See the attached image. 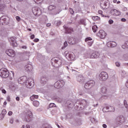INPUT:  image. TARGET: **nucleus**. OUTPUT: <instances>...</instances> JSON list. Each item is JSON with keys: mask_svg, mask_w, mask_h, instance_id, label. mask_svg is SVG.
Segmentation results:
<instances>
[{"mask_svg": "<svg viewBox=\"0 0 128 128\" xmlns=\"http://www.w3.org/2000/svg\"><path fill=\"white\" fill-rule=\"evenodd\" d=\"M18 82L20 84H25L26 86L28 88H32L34 86V80L32 79H28L26 76H23L18 79Z\"/></svg>", "mask_w": 128, "mask_h": 128, "instance_id": "obj_1", "label": "nucleus"}, {"mask_svg": "<svg viewBox=\"0 0 128 128\" xmlns=\"http://www.w3.org/2000/svg\"><path fill=\"white\" fill-rule=\"evenodd\" d=\"M51 62L52 66L54 68H60L62 64V60L60 58L56 57L52 59Z\"/></svg>", "mask_w": 128, "mask_h": 128, "instance_id": "obj_2", "label": "nucleus"}, {"mask_svg": "<svg viewBox=\"0 0 128 128\" xmlns=\"http://www.w3.org/2000/svg\"><path fill=\"white\" fill-rule=\"evenodd\" d=\"M8 76H10V72L8 69L6 68H2L0 70V76H1L2 78H8Z\"/></svg>", "mask_w": 128, "mask_h": 128, "instance_id": "obj_3", "label": "nucleus"}, {"mask_svg": "<svg viewBox=\"0 0 128 128\" xmlns=\"http://www.w3.org/2000/svg\"><path fill=\"white\" fill-rule=\"evenodd\" d=\"M100 6L103 10H106L110 8V1L108 0H102L100 2Z\"/></svg>", "mask_w": 128, "mask_h": 128, "instance_id": "obj_4", "label": "nucleus"}, {"mask_svg": "<svg viewBox=\"0 0 128 128\" xmlns=\"http://www.w3.org/2000/svg\"><path fill=\"white\" fill-rule=\"evenodd\" d=\"M32 113L30 111H28L23 120L26 122H30L32 120Z\"/></svg>", "mask_w": 128, "mask_h": 128, "instance_id": "obj_5", "label": "nucleus"}, {"mask_svg": "<svg viewBox=\"0 0 128 128\" xmlns=\"http://www.w3.org/2000/svg\"><path fill=\"white\" fill-rule=\"evenodd\" d=\"M48 8L49 10H53L54 12H57V14H60L62 12V8L56 7L55 5H50Z\"/></svg>", "mask_w": 128, "mask_h": 128, "instance_id": "obj_6", "label": "nucleus"}, {"mask_svg": "<svg viewBox=\"0 0 128 128\" xmlns=\"http://www.w3.org/2000/svg\"><path fill=\"white\" fill-rule=\"evenodd\" d=\"M66 54V56L68 60H74V58H76V56L74 52H69L68 51H66L64 52Z\"/></svg>", "mask_w": 128, "mask_h": 128, "instance_id": "obj_7", "label": "nucleus"}, {"mask_svg": "<svg viewBox=\"0 0 128 128\" xmlns=\"http://www.w3.org/2000/svg\"><path fill=\"white\" fill-rule=\"evenodd\" d=\"M98 78L100 80H106L108 78V75L106 72H102L99 74Z\"/></svg>", "mask_w": 128, "mask_h": 128, "instance_id": "obj_8", "label": "nucleus"}, {"mask_svg": "<svg viewBox=\"0 0 128 128\" xmlns=\"http://www.w3.org/2000/svg\"><path fill=\"white\" fill-rule=\"evenodd\" d=\"M10 18L8 16H2L0 18V24L3 26H6L8 24Z\"/></svg>", "mask_w": 128, "mask_h": 128, "instance_id": "obj_9", "label": "nucleus"}, {"mask_svg": "<svg viewBox=\"0 0 128 128\" xmlns=\"http://www.w3.org/2000/svg\"><path fill=\"white\" fill-rule=\"evenodd\" d=\"M64 86V81L62 80H59L56 82L54 84V86L56 88H60Z\"/></svg>", "mask_w": 128, "mask_h": 128, "instance_id": "obj_10", "label": "nucleus"}, {"mask_svg": "<svg viewBox=\"0 0 128 128\" xmlns=\"http://www.w3.org/2000/svg\"><path fill=\"white\" fill-rule=\"evenodd\" d=\"M32 11L34 16H38L42 14V10L38 7H34L32 8Z\"/></svg>", "mask_w": 128, "mask_h": 128, "instance_id": "obj_11", "label": "nucleus"}, {"mask_svg": "<svg viewBox=\"0 0 128 128\" xmlns=\"http://www.w3.org/2000/svg\"><path fill=\"white\" fill-rule=\"evenodd\" d=\"M94 86V80H90L87 83H86L84 85V88L86 90H90L92 88V86Z\"/></svg>", "mask_w": 128, "mask_h": 128, "instance_id": "obj_12", "label": "nucleus"}, {"mask_svg": "<svg viewBox=\"0 0 128 128\" xmlns=\"http://www.w3.org/2000/svg\"><path fill=\"white\" fill-rule=\"evenodd\" d=\"M6 54L8 56H10L11 58H14V56H16V52L12 49L6 50Z\"/></svg>", "mask_w": 128, "mask_h": 128, "instance_id": "obj_13", "label": "nucleus"}, {"mask_svg": "<svg viewBox=\"0 0 128 128\" xmlns=\"http://www.w3.org/2000/svg\"><path fill=\"white\" fill-rule=\"evenodd\" d=\"M8 40L10 43V44L12 46H18V43H16V38L14 37H11L9 38Z\"/></svg>", "mask_w": 128, "mask_h": 128, "instance_id": "obj_14", "label": "nucleus"}, {"mask_svg": "<svg viewBox=\"0 0 128 128\" xmlns=\"http://www.w3.org/2000/svg\"><path fill=\"white\" fill-rule=\"evenodd\" d=\"M98 36L100 38H104L106 36V33L104 30H100L98 34Z\"/></svg>", "mask_w": 128, "mask_h": 128, "instance_id": "obj_15", "label": "nucleus"}, {"mask_svg": "<svg viewBox=\"0 0 128 128\" xmlns=\"http://www.w3.org/2000/svg\"><path fill=\"white\" fill-rule=\"evenodd\" d=\"M100 54L99 52H93L90 56V58H100Z\"/></svg>", "mask_w": 128, "mask_h": 128, "instance_id": "obj_16", "label": "nucleus"}, {"mask_svg": "<svg viewBox=\"0 0 128 128\" xmlns=\"http://www.w3.org/2000/svg\"><path fill=\"white\" fill-rule=\"evenodd\" d=\"M85 42H87L88 45L89 46H92V44H94V41L92 40V38H90V37H88L86 38L85 40Z\"/></svg>", "mask_w": 128, "mask_h": 128, "instance_id": "obj_17", "label": "nucleus"}, {"mask_svg": "<svg viewBox=\"0 0 128 128\" xmlns=\"http://www.w3.org/2000/svg\"><path fill=\"white\" fill-rule=\"evenodd\" d=\"M106 46L108 48H114V47L116 46V42H114V41H112V42L110 41L106 43Z\"/></svg>", "mask_w": 128, "mask_h": 128, "instance_id": "obj_18", "label": "nucleus"}, {"mask_svg": "<svg viewBox=\"0 0 128 128\" xmlns=\"http://www.w3.org/2000/svg\"><path fill=\"white\" fill-rule=\"evenodd\" d=\"M77 82H80V84H82L84 82V78L82 75H79L76 76Z\"/></svg>", "mask_w": 128, "mask_h": 128, "instance_id": "obj_19", "label": "nucleus"}, {"mask_svg": "<svg viewBox=\"0 0 128 128\" xmlns=\"http://www.w3.org/2000/svg\"><path fill=\"white\" fill-rule=\"evenodd\" d=\"M107 110V112H114V108L110 106H108L106 108H103L102 110Z\"/></svg>", "mask_w": 128, "mask_h": 128, "instance_id": "obj_20", "label": "nucleus"}, {"mask_svg": "<svg viewBox=\"0 0 128 128\" xmlns=\"http://www.w3.org/2000/svg\"><path fill=\"white\" fill-rule=\"evenodd\" d=\"M32 64H28L25 66V70L27 72H32Z\"/></svg>", "mask_w": 128, "mask_h": 128, "instance_id": "obj_21", "label": "nucleus"}, {"mask_svg": "<svg viewBox=\"0 0 128 128\" xmlns=\"http://www.w3.org/2000/svg\"><path fill=\"white\" fill-rule=\"evenodd\" d=\"M111 12H114V16H120V12L116 9H112Z\"/></svg>", "mask_w": 128, "mask_h": 128, "instance_id": "obj_22", "label": "nucleus"}, {"mask_svg": "<svg viewBox=\"0 0 128 128\" xmlns=\"http://www.w3.org/2000/svg\"><path fill=\"white\" fill-rule=\"evenodd\" d=\"M48 80V78L46 76H42L41 78V84H46Z\"/></svg>", "mask_w": 128, "mask_h": 128, "instance_id": "obj_23", "label": "nucleus"}, {"mask_svg": "<svg viewBox=\"0 0 128 128\" xmlns=\"http://www.w3.org/2000/svg\"><path fill=\"white\" fill-rule=\"evenodd\" d=\"M66 30V34H70V32H74V29L72 28H65Z\"/></svg>", "mask_w": 128, "mask_h": 128, "instance_id": "obj_24", "label": "nucleus"}, {"mask_svg": "<svg viewBox=\"0 0 128 128\" xmlns=\"http://www.w3.org/2000/svg\"><path fill=\"white\" fill-rule=\"evenodd\" d=\"M36 98H38V96L33 94L30 97V100H36Z\"/></svg>", "mask_w": 128, "mask_h": 128, "instance_id": "obj_25", "label": "nucleus"}, {"mask_svg": "<svg viewBox=\"0 0 128 128\" xmlns=\"http://www.w3.org/2000/svg\"><path fill=\"white\" fill-rule=\"evenodd\" d=\"M82 104L84 108H86L87 106L88 105V102L84 100H82Z\"/></svg>", "mask_w": 128, "mask_h": 128, "instance_id": "obj_26", "label": "nucleus"}, {"mask_svg": "<svg viewBox=\"0 0 128 128\" xmlns=\"http://www.w3.org/2000/svg\"><path fill=\"white\" fill-rule=\"evenodd\" d=\"M6 6L4 4H0V11L4 12L6 10Z\"/></svg>", "mask_w": 128, "mask_h": 128, "instance_id": "obj_27", "label": "nucleus"}, {"mask_svg": "<svg viewBox=\"0 0 128 128\" xmlns=\"http://www.w3.org/2000/svg\"><path fill=\"white\" fill-rule=\"evenodd\" d=\"M107 89L106 87H103L101 89V92L102 94H106Z\"/></svg>", "mask_w": 128, "mask_h": 128, "instance_id": "obj_28", "label": "nucleus"}, {"mask_svg": "<svg viewBox=\"0 0 128 128\" xmlns=\"http://www.w3.org/2000/svg\"><path fill=\"white\" fill-rule=\"evenodd\" d=\"M128 48V41L125 42L124 44L122 46V48Z\"/></svg>", "mask_w": 128, "mask_h": 128, "instance_id": "obj_29", "label": "nucleus"}, {"mask_svg": "<svg viewBox=\"0 0 128 128\" xmlns=\"http://www.w3.org/2000/svg\"><path fill=\"white\" fill-rule=\"evenodd\" d=\"M33 105L34 106H40V102L38 101H34L33 102Z\"/></svg>", "mask_w": 128, "mask_h": 128, "instance_id": "obj_30", "label": "nucleus"}, {"mask_svg": "<svg viewBox=\"0 0 128 128\" xmlns=\"http://www.w3.org/2000/svg\"><path fill=\"white\" fill-rule=\"evenodd\" d=\"M92 29L94 32H96V30H98V26H96V25L92 26Z\"/></svg>", "mask_w": 128, "mask_h": 128, "instance_id": "obj_31", "label": "nucleus"}, {"mask_svg": "<svg viewBox=\"0 0 128 128\" xmlns=\"http://www.w3.org/2000/svg\"><path fill=\"white\" fill-rule=\"evenodd\" d=\"M92 20H100V18L98 16H94L92 17Z\"/></svg>", "mask_w": 128, "mask_h": 128, "instance_id": "obj_32", "label": "nucleus"}, {"mask_svg": "<svg viewBox=\"0 0 128 128\" xmlns=\"http://www.w3.org/2000/svg\"><path fill=\"white\" fill-rule=\"evenodd\" d=\"M126 76V71H122L121 73V76H122V78H125Z\"/></svg>", "mask_w": 128, "mask_h": 128, "instance_id": "obj_33", "label": "nucleus"}, {"mask_svg": "<svg viewBox=\"0 0 128 128\" xmlns=\"http://www.w3.org/2000/svg\"><path fill=\"white\" fill-rule=\"evenodd\" d=\"M34 2H36V4H42L44 0H34Z\"/></svg>", "mask_w": 128, "mask_h": 128, "instance_id": "obj_34", "label": "nucleus"}, {"mask_svg": "<svg viewBox=\"0 0 128 128\" xmlns=\"http://www.w3.org/2000/svg\"><path fill=\"white\" fill-rule=\"evenodd\" d=\"M1 114H2L4 116H6V109L3 110Z\"/></svg>", "mask_w": 128, "mask_h": 128, "instance_id": "obj_35", "label": "nucleus"}, {"mask_svg": "<svg viewBox=\"0 0 128 128\" xmlns=\"http://www.w3.org/2000/svg\"><path fill=\"white\" fill-rule=\"evenodd\" d=\"M124 106L126 107V108H128V102H126V100H124Z\"/></svg>", "mask_w": 128, "mask_h": 128, "instance_id": "obj_36", "label": "nucleus"}, {"mask_svg": "<svg viewBox=\"0 0 128 128\" xmlns=\"http://www.w3.org/2000/svg\"><path fill=\"white\" fill-rule=\"evenodd\" d=\"M56 106V104L54 103H50L49 105V108H54Z\"/></svg>", "mask_w": 128, "mask_h": 128, "instance_id": "obj_37", "label": "nucleus"}, {"mask_svg": "<svg viewBox=\"0 0 128 128\" xmlns=\"http://www.w3.org/2000/svg\"><path fill=\"white\" fill-rule=\"evenodd\" d=\"M90 121L93 124L96 122V118H91Z\"/></svg>", "mask_w": 128, "mask_h": 128, "instance_id": "obj_38", "label": "nucleus"}, {"mask_svg": "<svg viewBox=\"0 0 128 128\" xmlns=\"http://www.w3.org/2000/svg\"><path fill=\"white\" fill-rule=\"evenodd\" d=\"M98 13L99 14H100V16L104 18V14H102V10H99L98 11Z\"/></svg>", "mask_w": 128, "mask_h": 128, "instance_id": "obj_39", "label": "nucleus"}, {"mask_svg": "<svg viewBox=\"0 0 128 128\" xmlns=\"http://www.w3.org/2000/svg\"><path fill=\"white\" fill-rule=\"evenodd\" d=\"M70 10V14H74V9H72V8H70V10Z\"/></svg>", "mask_w": 128, "mask_h": 128, "instance_id": "obj_40", "label": "nucleus"}, {"mask_svg": "<svg viewBox=\"0 0 128 128\" xmlns=\"http://www.w3.org/2000/svg\"><path fill=\"white\" fill-rule=\"evenodd\" d=\"M16 18L18 22H20V16H16Z\"/></svg>", "mask_w": 128, "mask_h": 128, "instance_id": "obj_41", "label": "nucleus"}, {"mask_svg": "<svg viewBox=\"0 0 128 128\" xmlns=\"http://www.w3.org/2000/svg\"><path fill=\"white\" fill-rule=\"evenodd\" d=\"M4 118V116L2 115V114H0V120H3Z\"/></svg>", "mask_w": 128, "mask_h": 128, "instance_id": "obj_42", "label": "nucleus"}, {"mask_svg": "<svg viewBox=\"0 0 128 128\" xmlns=\"http://www.w3.org/2000/svg\"><path fill=\"white\" fill-rule=\"evenodd\" d=\"M116 66H120V63L118 62H116Z\"/></svg>", "mask_w": 128, "mask_h": 128, "instance_id": "obj_43", "label": "nucleus"}, {"mask_svg": "<svg viewBox=\"0 0 128 128\" xmlns=\"http://www.w3.org/2000/svg\"><path fill=\"white\" fill-rule=\"evenodd\" d=\"M122 12H126L128 10V8L124 7L122 8Z\"/></svg>", "mask_w": 128, "mask_h": 128, "instance_id": "obj_44", "label": "nucleus"}, {"mask_svg": "<svg viewBox=\"0 0 128 128\" xmlns=\"http://www.w3.org/2000/svg\"><path fill=\"white\" fill-rule=\"evenodd\" d=\"M108 22L110 24H114V20H108Z\"/></svg>", "mask_w": 128, "mask_h": 128, "instance_id": "obj_45", "label": "nucleus"}, {"mask_svg": "<svg viewBox=\"0 0 128 128\" xmlns=\"http://www.w3.org/2000/svg\"><path fill=\"white\" fill-rule=\"evenodd\" d=\"M6 99L8 102H10V96H8Z\"/></svg>", "mask_w": 128, "mask_h": 128, "instance_id": "obj_46", "label": "nucleus"}, {"mask_svg": "<svg viewBox=\"0 0 128 128\" xmlns=\"http://www.w3.org/2000/svg\"><path fill=\"white\" fill-rule=\"evenodd\" d=\"M62 22L60 20H58L56 22V26H60Z\"/></svg>", "mask_w": 128, "mask_h": 128, "instance_id": "obj_47", "label": "nucleus"}, {"mask_svg": "<svg viewBox=\"0 0 128 128\" xmlns=\"http://www.w3.org/2000/svg\"><path fill=\"white\" fill-rule=\"evenodd\" d=\"M64 46L65 48H66V46H68V42H66V41L64 42Z\"/></svg>", "mask_w": 128, "mask_h": 128, "instance_id": "obj_48", "label": "nucleus"}, {"mask_svg": "<svg viewBox=\"0 0 128 128\" xmlns=\"http://www.w3.org/2000/svg\"><path fill=\"white\" fill-rule=\"evenodd\" d=\"M12 111H10L8 112V116H12Z\"/></svg>", "mask_w": 128, "mask_h": 128, "instance_id": "obj_49", "label": "nucleus"}, {"mask_svg": "<svg viewBox=\"0 0 128 128\" xmlns=\"http://www.w3.org/2000/svg\"><path fill=\"white\" fill-rule=\"evenodd\" d=\"M2 94H6V91L4 89L2 90Z\"/></svg>", "mask_w": 128, "mask_h": 128, "instance_id": "obj_50", "label": "nucleus"}, {"mask_svg": "<svg viewBox=\"0 0 128 128\" xmlns=\"http://www.w3.org/2000/svg\"><path fill=\"white\" fill-rule=\"evenodd\" d=\"M10 124H14V119L13 118L10 119Z\"/></svg>", "mask_w": 128, "mask_h": 128, "instance_id": "obj_51", "label": "nucleus"}, {"mask_svg": "<svg viewBox=\"0 0 128 128\" xmlns=\"http://www.w3.org/2000/svg\"><path fill=\"white\" fill-rule=\"evenodd\" d=\"M102 128H108V126H106V124H104L102 125Z\"/></svg>", "mask_w": 128, "mask_h": 128, "instance_id": "obj_52", "label": "nucleus"}, {"mask_svg": "<svg viewBox=\"0 0 128 128\" xmlns=\"http://www.w3.org/2000/svg\"><path fill=\"white\" fill-rule=\"evenodd\" d=\"M38 40H39L38 38H36L34 40V42H38Z\"/></svg>", "mask_w": 128, "mask_h": 128, "instance_id": "obj_53", "label": "nucleus"}, {"mask_svg": "<svg viewBox=\"0 0 128 128\" xmlns=\"http://www.w3.org/2000/svg\"><path fill=\"white\" fill-rule=\"evenodd\" d=\"M22 48H23L24 50H26V48H28V47H26V46H22Z\"/></svg>", "mask_w": 128, "mask_h": 128, "instance_id": "obj_54", "label": "nucleus"}, {"mask_svg": "<svg viewBox=\"0 0 128 128\" xmlns=\"http://www.w3.org/2000/svg\"><path fill=\"white\" fill-rule=\"evenodd\" d=\"M30 38L33 40V38H34V34H32L30 36Z\"/></svg>", "mask_w": 128, "mask_h": 128, "instance_id": "obj_55", "label": "nucleus"}, {"mask_svg": "<svg viewBox=\"0 0 128 128\" xmlns=\"http://www.w3.org/2000/svg\"><path fill=\"white\" fill-rule=\"evenodd\" d=\"M126 86L127 87V88H128V80L126 81Z\"/></svg>", "mask_w": 128, "mask_h": 128, "instance_id": "obj_56", "label": "nucleus"}, {"mask_svg": "<svg viewBox=\"0 0 128 128\" xmlns=\"http://www.w3.org/2000/svg\"><path fill=\"white\" fill-rule=\"evenodd\" d=\"M26 128H30V124H26Z\"/></svg>", "mask_w": 128, "mask_h": 128, "instance_id": "obj_57", "label": "nucleus"}, {"mask_svg": "<svg viewBox=\"0 0 128 128\" xmlns=\"http://www.w3.org/2000/svg\"><path fill=\"white\" fill-rule=\"evenodd\" d=\"M121 20H122V22H124L126 20V18H123L121 19Z\"/></svg>", "mask_w": 128, "mask_h": 128, "instance_id": "obj_58", "label": "nucleus"}, {"mask_svg": "<svg viewBox=\"0 0 128 128\" xmlns=\"http://www.w3.org/2000/svg\"><path fill=\"white\" fill-rule=\"evenodd\" d=\"M16 100H17V102L20 101V97L17 96V97H16Z\"/></svg>", "mask_w": 128, "mask_h": 128, "instance_id": "obj_59", "label": "nucleus"}, {"mask_svg": "<svg viewBox=\"0 0 128 128\" xmlns=\"http://www.w3.org/2000/svg\"><path fill=\"white\" fill-rule=\"evenodd\" d=\"M123 120H120V122L122 124L124 122V118H122Z\"/></svg>", "mask_w": 128, "mask_h": 128, "instance_id": "obj_60", "label": "nucleus"}, {"mask_svg": "<svg viewBox=\"0 0 128 128\" xmlns=\"http://www.w3.org/2000/svg\"><path fill=\"white\" fill-rule=\"evenodd\" d=\"M83 22V24H86V22H84V20H81V22Z\"/></svg>", "mask_w": 128, "mask_h": 128, "instance_id": "obj_61", "label": "nucleus"}, {"mask_svg": "<svg viewBox=\"0 0 128 128\" xmlns=\"http://www.w3.org/2000/svg\"><path fill=\"white\" fill-rule=\"evenodd\" d=\"M50 25H51L50 23H48L46 24L47 26H50Z\"/></svg>", "mask_w": 128, "mask_h": 128, "instance_id": "obj_62", "label": "nucleus"}, {"mask_svg": "<svg viewBox=\"0 0 128 128\" xmlns=\"http://www.w3.org/2000/svg\"><path fill=\"white\" fill-rule=\"evenodd\" d=\"M117 2H118V0H113V2H114V4L116 3Z\"/></svg>", "mask_w": 128, "mask_h": 128, "instance_id": "obj_63", "label": "nucleus"}, {"mask_svg": "<svg viewBox=\"0 0 128 128\" xmlns=\"http://www.w3.org/2000/svg\"><path fill=\"white\" fill-rule=\"evenodd\" d=\"M21 128H26V126H24V125H22Z\"/></svg>", "mask_w": 128, "mask_h": 128, "instance_id": "obj_64", "label": "nucleus"}]
</instances>
